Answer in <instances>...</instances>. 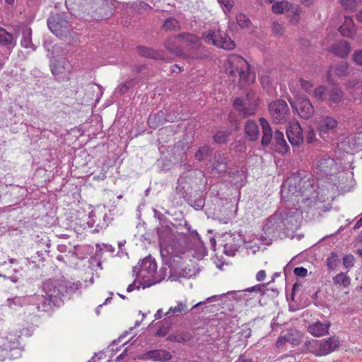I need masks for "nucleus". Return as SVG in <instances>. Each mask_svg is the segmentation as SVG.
<instances>
[{
    "label": "nucleus",
    "mask_w": 362,
    "mask_h": 362,
    "mask_svg": "<svg viewBox=\"0 0 362 362\" xmlns=\"http://www.w3.org/2000/svg\"><path fill=\"white\" fill-rule=\"evenodd\" d=\"M162 29L165 31H177L180 29V24L175 18L169 17L164 21Z\"/></svg>",
    "instance_id": "obj_34"
},
{
    "label": "nucleus",
    "mask_w": 362,
    "mask_h": 362,
    "mask_svg": "<svg viewBox=\"0 0 362 362\" xmlns=\"http://www.w3.org/2000/svg\"><path fill=\"white\" fill-rule=\"evenodd\" d=\"M202 38L205 43L226 50H232L235 47V42L218 28L204 32Z\"/></svg>",
    "instance_id": "obj_3"
},
{
    "label": "nucleus",
    "mask_w": 362,
    "mask_h": 362,
    "mask_svg": "<svg viewBox=\"0 0 362 362\" xmlns=\"http://www.w3.org/2000/svg\"><path fill=\"white\" fill-rule=\"evenodd\" d=\"M320 344L318 339L308 340L303 344L302 351L304 353H311L316 356H321Z\"/></svg>",
    "instance_id": "obj_27"
},
{
    "label": "nucleus",
    "mask_w": 362,
    "mask_h": 362,
    "mask_svg": "<svg viewBox=\"0 0 362 362\" xmlns=\"http://www.w3.org/2000/svg\"><path fill=\"white\" fill-rule=\"evenodd\" d=\"M81 284L71 282L66 280L49 279L44 282L42 286L43 294L38 299L39 303L35 308L33 306L26 309L24 315L30 322L33 324L37 320V316L32 315L31 311L37 309L40 312H48L54 306H59L63 302V298L70 297L78 290Z\"/></svg>",
    "instance_id": "obj_1"
},
{
    "label": "nucleus",
    "mask_w": 362,
    "mask_h": 362,
    "mask_svg": "<svg viewBox=\"0 0 362 362\" xmlns=\"http://www.w3.org/2000/svg\"><path fill=\"white\" fill-rule=\"evenodd\" d=\"M137 53L140 57L158 59L161 57V54L158 51L145 46H138L136 47Z\"/></svg>",
    "instance_id": "obj_32"
},
{
    "label": "nucleus",
    "mask_w": 362,
    "mask_h": 362,
    "mask_svg": "<svg viewBox=\"0 0 362 362\" xmlns=\"http://www.w3.org/2000/svg\"><path fill=\"white\" fill-rule=\"evenodd\" d=\"M177 37L182 40L189 45H196L198 42V37L195 35L189 33L179 34L177 35Z\"/></svg>",
    "instance_id": "obj_41"
},
{
    "label": "nucleus",
    "mask_w": 362,
    "mask_h": 362,
    "mask_svg": "<svg viewBox=\"0 0 362 362\" xmlns=\"http://www.w3.org/2000/svg\"><path fill=\"white\" fill-rule=\"evenodd\" d=\"M291 107L298 115L304 119L312 117L315 113V108L313 103L305 96H298L294 100H288Z\"/></svg>",
    "instance_id": "obj_7"
},
{
    "label": "nucleus",
    "mask_w": 362,
    "mask_h": 362,
    "mask_svg": "<svg viewBox=\"0 0 362 362\" xmlns=\"http://www.w3.org/2000/svg\"><path fill=\"white\" fill-rule=\"evenodd\" d=\"M16 348L10 343H4L0 346V361H3L7 358H12L13 354L11 352Z\"/></svg>",
    "instance_id": "obj_35"
},
{
    "label": "nucleus",
    "mask_w": 362,
    "mask_h": 362,
    "mask_svg": "<svg viewBox=\"0 0 362 362\" xmlns=\"http://www.w3.org/2000/svg\"><path fill=\"white\" fill-rule=\"evenodd\" d=\"M286 340L293 346L298 345L300 341V335L297 331H290L286 334Z\"/></svg>",
    "instance_id": "obj_42"
},
{
    "label": "nucleus",
    "mask_w": 362,
    "mask_h": 362,
    "mask_svg": "<svg viewBox=\"0 0 362 362\" xmlns=\"http://www.w3.org/2000/svg\"><path fill=\"white\" fill-rule=\"evenodd\" d=\"M259 123L262 129V145L266 146L271 143L272 139V131L267 120L263 117L259 119Z\"/></svg>",
    "instance_id": "obj_28"
},
{
    "label": "nucleus",
    "mask_w": 362,
    "mask_h": 362,
    "mask_svg": "<svg viewBox=\"0 0 362 362\" xmlns=\"http://www.w3.org/2000/svg\"><path fill=\"white\" fill-rule=\"evenodd\" d=\"M190 339V336L188 334H181L178 335H173L170 337V340L178 342V343H185L188 341Z\"/></svg>",
    "instance_id": "obj_48"
},
{
    "label": "nucleus",
    "mask_w": 362,
    "mask_h": 362,
    "mask_svg": "<svg viewBox=\"0 0 362 362\" xmlns=\"http://www.w3.org/2000/svg\"><path fill=\"white\" fill-rule=\"evenodd\" d=\"M167 329L163 327H160L156 332V336L157 337H165L167 334Z\"/></svg>",
    "instance_id": "obj_62"
},
{
    "label": "nucleus",
    "mask_w": 362,
    "mask_h": 362,
    "mask_svg": "<svg viewBox=\"0 0 362 362\" xmlns=\"http://www.w3.org/2000/svg\"><path fill=\"white\" fill-rule=\"evenodd\" d=\"M233 106L239 112L240 115L245 118L255 114L258 101L256 98L249 100L248 97L245 99L237 98L233 102Z\"/></svg>",
    "instance_id": "obj_9"
},
{
    "label": "nucleus",
    "mask_w": 362,
    "mask_h": 362,
    "mask_svg": "<svg viewBox=\"0 0 362 362\" xmlns=\"http://www.w3.org/2000/svg\"><path fill=\"white\" fill-rule=\"evenodd\" d=\"M293 273L297 276L304 277L307 275L308 271L305 268L299 267L294 269Z\"/></svg>",
    "instance_id": "obj_58"
},
{
    "label": "nucleus",
    "mask_w": 362,
    "mask_h": 362,
    "mask_svg": "<svg viewBox=\"0 0 362 362\" xmlns=\"http://www.w3.org/2000/svg\"><path fill=\"white\" fill-rule=\"evenodd\" d=\"M245 133L248 140L257 141L259 136V129L257 122L254 120H247L245 124Z\"/></svg>",
    "instance_id": "obj_23"
},
{
    "label": "nucleus",
    "mask_w": 362,
    "mask_h": 362,
    "mask_svg": "<svg viewBox=\"0 0 362 362\" xmlns=\"http://www.w3.org/2000/svg\"><path fill=\"white\" fill-rule=\"evenodd\" d=\"M226 71L229 76L233 78V82L241 86L247 81L249 64L241 56L233 54L228 57Z\"/></svg>",
    "instance_id": "obj_2"
},
{
    "label": "nucleus",
    "mask_w": 362,
    "mask_h": 362,
    "mask_svg": "<svg viewBox=\"0 0 362 362\" xmlns=\"http://www.w3.org/2000/svg\"><path fill=\"white\" fill-rule=\"evenodd\" d=\"M272 30L273 33L277 36H281L284 31L283 25L278 22H274L272 23Z\"/></svg>",
    "instance_id": "obj_51"
},
{
    "label": "nucleus",
    "mask_w": 362,
    "mask_h": 362,
    "mask_svg": "<svg viewBox=\"0 0 362 362\" xmlns=\"http://www.w3.org/2000/svg\"><path fill=\"white\" fill-rule=\"evenodd\" d=\"M288 185V190L292 194H296V197H305L308 199V196L313 191V185L310 179L302 178L299 176H293L290 177L284 184V187Z\"/></svg>",
    "instance_id": "obj_6"
},
{
    "label": "nucleus",
    "mask_w": 362,
    "mask_h": 362,
    "mask_svg": "<svg viewBox=\"0 0 362 362\" xmlns=\"http://www.w3.org/2000/svg\"><path fill=\"white\" fill-rule=\"evenodd\" d=\"M286 135L293 146H298L303 141V129L298 122L290 124L286 130Z\"/></svg>",
    "instance_id": "obj_14"
},
{
    "label": "nucleus",
    "mask_w": 362,
    "mask_h": 362,
    "mask_svg": "<svg viewBox=\"0 0 362 362\" xmlns=\"http://www.w3.org/2000/svg\"><path fill=\"white\" fill-rule=\"evenodd\" d=\"M332 71L339 77H343L349 74V64L346 62H340L334 66H332L329 71Z\"/></svg>",
    "instance_id": "obj_33"
},
{
    "label": "nucleus",
    "mask_w": 362,
    "mask_h": 362,
    "mask_svg": "<svg viewBox=\"0 0 362 362\" xmlns=\"http://www.w3.org/2000/svg\"><path fill=\"white\" fill-rule=\"evenodd\" d=\"M21 45L24 48H31L33 50H35L36 47L32 42V30L30 28L25 27L23 28Z\"/></svg>",
    "instance_id": "obj_30"
},
{
    "label": "nucleus",
    "mask_w": 362,
    "mask_h": 362,
    "mask_svg": "<svg viewBox=\"0 0 362 362\" xmlns=\"http://www.w3.org/2000/svg\"><path fill=\"white\" fill-rule=\"evenodd\" d=\"M137 83V78L130 79L125 83H121L119 86H118L117 90L119 92L120 94H125L130 88L134 87Z\"/></svg>",
    "instance_id": "obj_40"
},
{
    "label": "nucleus",
    "mask_w": 362,
    "mask_h": 362,
    "mask_svg": "<svg viewBox=\"0 0 362 362\" xmlns=\"http://www.w3.org/2000/svg\"><path fill=\"white\" fill-rule=\"evenodd\" d=\"M343 8L346 11H353L357 8V2L356 0H341Z\"/></svg>",
    "instance_id": "obj_47"
},
{
    "label": "nucleus",
    "mask_w": 362,
    "mask_h": 362,
    "mask_svg": "<svg viewBox=\"0 0 362 362\" xmlns=\"http://www.w3.org/2000/svg\"><path fill=\"white\" fill-rule=\"evenodd\" d=\"M269 111L273 122L276 124H284L288 119L289 108L284 100H276L269 105Z\"/></svg>",
    "instance_id": "obj_8"
},
{
    "label": "nucleus",
    "mask_w": 362,
    "mask_h": 362,
    "mask_svg": "<svg viewBox=\"0 0 362 362\" xmlns=\"http://www.w3.org/2000/svg\"><path fill=\"white\" fill-rule=\"evenodd\" d=\"M331 51L335 55L345 58L351 51L350 44L346 40H340L332 45Z\"/></svg>",
    "instance_id": "obj_22"
},
{
    "label": "nucleus",
    "mask_w": 362,
    "mask_h": 362,
    "mask_svg": "<svg viewBox=\"0 0 362 362\" xmlns=\"http://www.w3.org/2000/svg\"><path fill=\"white\" fill-rule=\"evenodd\" d=\"M349 94L355 100L362 103V81L349 79L344 83Z\"/></svg>",
    "instance_id": "obj_17"
},
{
    "label": "nucleus",
    "mask_w": 362,
    "mask_h": 362,
    "mask_svg": "<svg viewBox=\"0 0 362 362\" xmlns=\"http://www.w3.org/2000/svg\"><path fill=\"white\" fill-rule=\"evenodd\" d=\"M321 356H327L339 347L340 341L337 337L333 336L320 340Z\"/></svg>",
    "instance_id": "obj_19"
},
{
    "label": "nucleus",
    "mask_w": 362,
    "mask_h": 362,
    "mask_svg": "<svg viewBox=\"0 0 362 362\" xmlns=\"http://www.w3.org/2000/svg\"><path fill=\"white\" fill-rule=\"evenodd\" d=\"M273 144L276 146V151L280 153H285L289 150V146L284 139V133L279 130L275 131Z\"/></svg>",
    "instance_id": "obj_24"
},
{
    "label": "nucleus",
    "mask_w": 362,
    "mask_h": 362,
    "mask_svg": "<svg viewBox=\"0 0 362 362\" xmlns=\"http://www.w3.org/2000/svg\"><path fill=\"white\" fill-rule=\"evenodd\" d=\"M335 166V161L330 157L324 156L317 160V168L322 172V175H327L331 173L333 167Z\"/></svg>",
    "instance_id": "obj_25"
},
{
    "label": "nucleus",
    "mask_w": 362,
    "mask_h": 362,
    "mask_svg": "<svg viewBox=\"0 0 362 362\" xmlns=\"http://www.w3.org/2000/svg\"><path fill=\"white\" fill-rule=\"evenodd\" d=\"M315 141V132L313 129L308 131L305 135V141L308 144H313Z\"/></svg>",
    "instance_id": "obj_57"
},
{
    "label": "nucleus",
    "mask_w": 362,
    "mask_h": 362,
    "mask_svg": "<svg viewBox=\"0 0 362 362\" xmlns=\"http://www.w3.org/2000/svg\"><path fill=\"white\" fill-rule=\"evenodd\" d=\"M266 278V272L264 270L259 271L256 274V279L258 281H262Z\"/></svg>",
    "instance_id": "obj_60"
},
{
    "label": "nucleus",
    "mask_w": 362,
    "mask_h": 362,
    "mask_svg": "<svg viewBox=\"0 0 362 362\" xmlns=\"http://www.w3.org/2000/svg\"><path fill=\"white\" fill-rule=\"evenodd\" d=\"M235 362H253L252 358L246 357L245 355H240Z\"/></svg>",
    "instance_id": "obj_63"
},
{
    "label": "nucleus",
    "mask_w": 362,
    "mask_h": 362,
    "mask_svg": "<svg viewBox=\"0 0 362 362\" xmlns=\"http://www.w3.org/2000/svg\"><path fill=\"white\" fill-rule=\"evenodd\" d=\"M212 153V149L208 145H204L199 148L194 154V158L198 161H203Z\"/></svg>",
    "instance_id": "obj_38"
},
{
    "label": "nucleus",
    "mask_w": 362,
    "mask_h": 362,
    "mask_svg": "<svg viewBox=\"0 0 362 362\" xmlns=\"http://www.w3.org/2000/svg\"><path fill=\"white\" fill-rule=\"evenodd\" d=\"M300 86L305 92L310 93L313 87L312 82L304 79H300Z\"/></svg>",
    "instance_id": "obj_54"
},
{
    "label": "nucleus",
    "mask_w": 362,
    "mask_h": 362,
    "mask_svg": "<svg viewBox=\"0 0 362 362\" xmlns=\"http://www.w3.org/2000/svg\"><path fill=\"white\" fill-rule=\"evenodd\" d=\"M291 7L292 4L288 1H276L272 5V11L276 14H281L285 11H290Z\"/></svg>",
    "instance_id": "obj_37"
},
{
    "label": "nucleus",
    "mask_w": 362,
    "mask_h": 362,
    "mask_svg": "<svg viewBox=\"0 0 362 362\" xmlns=\"http://www.w3.org/2000/svg\"><path fill=\"white\" fill-rule=\"evenodd\" d=\"M8 305L12 308L16 309L17 307H21L25 303L24 297L15 296L7 299Z\"/></svg>",
    "instance_id": "obj_45"
},
{
    "label": "nucleus",
    "mask_w": 362,
    "mask_h": 362,
    "mask_svg": "<svg viewBox=\"0 0 362 362\" xmlns=\"http://www.w3.org/2000/svg\"><path fill=\"white\" fill-rule=\"evenodd\" d=\"M292 13H293V17L291 18V22L293 23H298L299 21V16L300 13V9L298 6L291 7V8Z\"/></svg>",
    "instance_id": "obj_53"
},
{
    "label": "nucleus",
    "mask_w": 362,
    "mask_h": 362,
    "mask_svg": "<svg viewBox=\"0 0 362 362\" xmlns=\"http://www.w3.org/2000/svg\"><path fill=\"white\" fill-rule=\"evenodd\" d=\"M220 299V296H211L209 298H208L206 301H202V302H199L197 303H196L194 305H193L191 308V310H194L204 304L206 303V302H212V301H215V300H217Z\"/></svg>",
    "instance_id": "obj_56"
},
{
    "label": "nucleus",
    "mask_w": 362,
    "mask_h": 362,
    "mask_svg": "<svg viewBox=\"0 0 362 362\" xmlns=\"http://www.w3.org/2000/svg\"><path fill=\"white\" fill-rule=\"evenodd\" d=\"M339 31L344 37H354L356 33V28L353 19L349 16H345L344 23L339 27Z\"/></svg>",
    "instance_id": "obj_20"
},
{
    "label": "nucleus",
    "mask_w": 362,
    "mask_h": 362,
    "mask_svg": "<svg viewBox=\"0 0 362 362\" xmlns=\"http://www.w3.org/2000/svg\"><path fill=\"white\" fill-rule=\"evenodd\" d=\"M172 358V355L169 351L163 349L151 350L144 353L141 359L150 360L159 362H167Z\"/></svg>",
    "instance_id": "obj_16"
},
{
    "label": "nucleus",
    "mask_w": 362,
    "mask_h": 362,
    "mask_svg": "<svg viewBox=\"0 0 362 362\" xmlns=\"http://www.w3.org/2000/svg\"><path fill=\"white\" fill-rule=\"evenodd\" d=\"M110 222V217H105L104 216L103 217V223H100L96 225V230L98 231L99 229H101L103 228H105L108 226V223Z\"/></svg>",
    "instance_id": "obj_59"
},
{
    "label": "nucleus",
    "mask_w": 362,
    "mask_h": 362,
    "mask_svg": "<svg viewBox=\"0 0 362 362\" xmlns=\"http://www.w3.org/2000/svg\"><path fill=\"white\" fill-rule=\"evenodd\" d=\"M247 292H256L260 293L262 298H263L265 296L272 297H275L279 294V291L276 289L269 290L266 288L265 284H257L254 286L247 288L245 290Z\"/></svg>",
    "instance_id": "obj_29"
},
{
    "label": "nucleus",
    "mask_w": 362,
    "mask_h": 362,
    "mask_svg": "<svg viewBox=\"0 0 362 362\" xmlns=\"http://www.w3.org/2000/svg\"><path fill=\"white\" fill-rule=\"evenodd\" d=\"M237 23L243 28H248L250 25V19L243 13H239L236 16Z\"/></svg>",
    "instance_id": "obj_46"
},
{
    "label": "nucleus",
    "mask_w": 362,
    "mask_h": 362,
    "mask_svg": "<svg viewBox=\"0 0 362 362\" xmlns=\"http://www.w3.org/2000/svg\"><path fill=\"white\" fill-rule=\"evenodd\" d=\"M180 40V38L177 37V35L174 37L169 38L165 42V47L166 49L171 52H175L177 49L178 46L175 45V41Z\"/></svg>",
    "instance_id": "obj_49"
},
{
    "label": "nucleus",
    "mask_w": 362,
    "mask_h": 362,
    "mask_svg": "<svg viewBox=\"0 0 362 362\" xmlns=\"http://www.w3.org/2000/svg\"><path fill=\"white\" fill-rule=\"evenodd\" d=\"M139 10L147 11L148 9H151V7L148 4L143 1H140L139 3Z\"/></svg>",
    "instance_id": "obj_64"
},
{
    "label": "nucleus",
    "mask_w": 362,
    "mask_h": 362,
    "mask_svg": "<svg viewBox=\"0 0 362 362\" xmlns=\"http://www.w3.org/2000/svg\"><path fill=\"white\" fill-rule=\"evenodd\" d=\"M157 264L154 259L151 256L144 258L138 265L133 268V272L138 277L143 279H147L149 281L147 286H150L159 281L155 277Z\"/></svg>",
    "instance_id": "obj_5"
},
{
    "label": "nucleus",
    "mask_w": 362,
    "mask_h": 362,
    "mask_svg": "<svg viewBox=\"0 0 362 362\" xmlns=\"http://www.w3.org/2000/svg\"><path fill=\"white\" fill-rule=\"evenodd\" d=\"M344 93L338 86H333L328 90L326 104L331 108L337 107L344 100Z\"/></svg>",
    "instance_id": "obj_15"
},
{
    "label": "nucleus",
    "mask_w": 362,
    "mask_h": 362,
    "mask_svg": "<svg viewBox=\"0 0 362 362\" xmlns=\"http://www.w3.org/2000/svg\"><path fill=\"white\" fill-rule=\"evenodd\" d=\"M286 342H287V340H286V334H285L284 336L279 337L276 344V346L279 348V347L284 346Z\"/></svg>",
    "instance_id": "obj_61"
},
{
    "label": "nucleus",
    "mask_w": 362,
    "mask_h": 362,
    "mask_svg": "<svg viewBox=\"0 0 362 362\" xmlns=\"http://www.w3.org/2000/svg\"><path fill=\"white\" fill-rule=\"evenodd\" d=\"M343 265L345 268L349 269L354 266V255L349 254L346 255L343 257Z\"/></svg>",
    "instance_id": "obj_52"
},
{
    "label": "nucleus",
    "mask_w": 362,
    "mask_h": 362,
    "mask_svg": "<svg viewBox=\"0 0 362 362\" xmlns=\"http://www.w3.org/2000/svg\"><path fill=\"white\" fill-rule=\"evenodd\" d=\"M337 126V121L332 117L324 116L321 117L319 126L318 132L320 137L325 140L326 134L331 130L334 129Z\"/></svg>",
    "instance_id": "obj_18"
},
{
    "label": "nucleus",
    "mask_w": 362,
    "mask_h": 362,
    "mask_svg": "<svg viewBox=\"0 0 362 362\" xmlns=\"http://www.w3.org/2000/svg\"><path fill=\"white\" fill-rule=\"evenodd\" d=\"M48 28L55 35L61 36L67 30L69 22L59 13L52 15L47 21Z\"/></svg>",
    "instance_id": "obj_10"
},
{
    "label": "nucleus",
    "mask_w": 362,
    "mask_h": 362,
    "mask_svg": "<svg viewBox=\"0 0 362 362\" xmlns=\"http://www.w3.org/2000/svg\"><path fill=\"white\" fill-rule=\"evenodd\" d=\"M241 244L239 235L225 234L223 237V252L228 256H233L238 250Z\"/></svg>",
    "instance_id": "obj_11"
},
{
    "label": "nucleus",
    "mask_w": 362,
    "mask_h": 362,
    "mask_svg": "<svg viewBox=\"0 0 362 362\" xmlns=\"http://www.w3.org/2000/svg\"><path fill=\"white\" fill-rule=\"evenodd\" d=\"M340 259L336 253L332 252L326 260L327 266L329 271H334L337 269Z\"/></svg>",
    "instance_id": "obj_43"
},
{
    "label": "nucleus",
    "mask_w": 362,
    "mask_h": 362,
    "mask_svg": "<svg viewBox=\"0 0 362 362\" xmlns=\"http://www.w3.org/2000/svg\"><path fill=\"white\" fill-rule=\"evenodd\" d=\"M328 90L325 86H320L314 89L313 90V97L320 101V102H327Z\"/></svg>",
    "instance_id": "obj_36"
},
{
    "label": "nucleus",
    "mask_w": 362,
    "mask_h": 362,
    "mask_svg": "<svg viewBox=\"0 0 362 362\" xmlns=\"http://www.w3.org/2000/svg\"><path fill=\"white\" fill-rule=\"evenodd\" d=\"M352 59L356 65L362 66V49L355 50L352 54Z\"/></svg>",
    "instance_id": "obj_50"
},
{
    "label": "nucleus",
    "mask_w": 362,
    "mask_h": 362,
    "mask_svg": "<svg viewBox=\"0 0 362 362\" xmlns=\"http://www.w3.org/2000/svg\"><path fill=\"white\" fill-rule=\"evenodd\" d=\"M330 327L331 322L329 321L322 322L317 320L309 324L307 331L315 337H321L329 334Z\"/></svg>",
    "instance_id": "obj_13"
},
{
    "label": "nucleus",
    "mask_w": 362,
    "mask_h": 362,
    "mask_svg": "<svg viewBox=\"0 0 362 362\" xmlns=\"http://www.w3.org/2000/svg\"><path fill=\"white\" fill-rule=\"evenodd\" d=\"M228 158L226 153L217 151L214 154V169L218 172L226 170Z\"/></svg>",
    "instance_id": "obj_26"
},
{
    "label": "nucleus",
    "mask_w": 362,
    "mask_h": 362,
    "mask_svg": "<svg viewBox=\"0 0 362 362\" xmlns=\"http://www.w3.org/2000/svg\"><path fill=\"white\" fill-rule=\"evenodd\" d=\"M16 45V40L13 34L8 33L5 28L0 26V46L10 50Z\"/></svg>",
    "instance_id": "obj_21"
},
{
    "label": "nucleus",
    "mask_w": 362,
    "mask_h": 362,
    "mask_svg": "<svg viewBox=\"0 0 362 362\" xmlns=\"http://www.w3.org/2000/svg\"><path fill=\"white\" fill-rule=\"evenodd\" d=\"M281 217H283L281 213H276L267 219L262 228L265 235H273L279 230L283 223Z\"/></svg>",
    "instance_id": "obj_12"
},
{
    "label": "nucleus",
    "mask_w": 362,
    "mask_h": 362,
    "mask_svg": "<svg viewBox=\"0 0 362 362\" xmlns=\"http://www.w3.org/2000/svg\"><path fill=\"white\" fill-rule=\"evenodd\" d=\"M157 234L159 238L160 255L164 259H172L178 257L179 254L174 247L168 243L172 236V230L168 226L160 225L157 228Z\"/></svg>",
    "instance_id": "obj_4"
},
{
    "label": "nucleus",
    "mask_w": 362,
    "mask_h": 362,
    "mask_svg": "<svg viewBox=\"0 0 362 362\" xmlns=\"http://www.w3.org/2000/svg\"><path fill=\"white\" fill-rule=\"evenodd\" d=\"M205 200L203 197L195 199L192 206L197 210L202 209L204 206Z\"/></svg>",
    "instance_id": "obj_55"
},
{
    "label": "nucleus",
    "mask_w": 362,
    "mask_h": 362,
    "mask_svg": "<svg viewBox=\"0 0 362 362\" xmlns=\"http://www.w3.org/2000/svg\"><path fill=\"white\" fill-rule=\"evenodd\" d=\"M333 282L336 285H341L346 288L351 284V279L346 274L341 272L333 277Z\"/></svg>",
    "instance_id": "obj_39"
},
{
    "label": "nucleus",
    "mask_w": 362,
    "mask_h": 362,
    "mask_svg": "<svg viewBox=\"0 0 362 362\" xmlns=\"http://www.w3.org/2000/svg\"><path fill=\"white\" fill-rule=\"evenodd\" d=\"M189 311L186 301H177L175 306H171L165 315L168 317L178 316L180 314L187 313Z\"/></svg>",
    "instance_id": "obj_31"
},
{
    "label": "nucleus",
    "mask_w": 362,
    "mask_h": 362,
    "mask_svg": "<svg viewBox=\"0 0 362 362\" xmlns=\"http://www.w3.org/2000/svg\"><path fill=\"white\" fill-rule=\"evenodd\" d=\"M230 134V131L223 130L218 131L214 135V140L216 144H224L226 142L228 137Z\"/></svg>",
    "instance_id": "obj_44"
}]
</instances>
